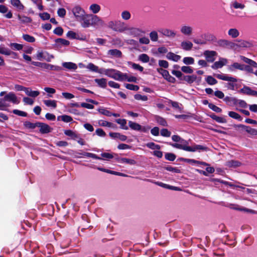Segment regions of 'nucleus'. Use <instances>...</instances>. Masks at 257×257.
<instances>
[{"mask_svg": "<svg viewBox=\"0 0 257 257\" xmlns=\"http://www.w3.org/2000/svg\"><path fill=\"white\" fill-rule=\"evenodd\" d=\"M156 120L160 125L162 126H167V122L164 118L160 116H157Z\"/></svg>", "mask_w": 257, "mask_h": 257, "instance_id": "nucleus-62", "label": "nucleus"}, {"mask_svg": "<svg viewBox=\"0 0 257 257\" xmlns=\"http://www.w3.org/2000/svg\"><path fill=\"white\" fill-rule=\"evenodd\" d=\"M130 34L135 37L141 36L145 34V31L138 28L131 27L128 28Z\"/></svg>", "mask_w": 257, "mask_h": 257, "instance_id": "nucleus-11", "label": "nucleus"}, {"mask_svg": "<svg viewBox=\"0 0 257 257\" xmlns=\"http://www.w3.org/2000/svg\"><path fill=\"white\" fill-rule=\"evenodd\" d=\"M121 17L123 20L127 21L130 19L131 14L129 11L125 10L122 12Z\"/></svg>", "mask_w": 257, "mask_h": 257, "instance_id": "nucleus-44", "label": "nucleus"}, {"mask_svg": "<svg viewBox=\"0 0 257 257\" xmlns=\"http://www.w3.org/2000/svg\"><path fill=\"white\" fill-rule=\"evenodd\" d=\"M228 115L234 119L238 120L239 121H241L242 119V117L237 113L234 112V111H229L228 112Z\"/></svg>", "mask_w": 257, "mask_h": 257, "instance_id": "nucleus-39", "label": "nucleus"}, {"mask_svg": "<svg viewBox=\"0 0 257 257\" xmlns=\"http://www.w3.org/2000/svg\"><path fill=\"white\" fill-rule=\"evenodd\" d=\"M0 53L8 56L10 55L12 53L15 54V53L12 52L9 49L2 47H0Z\"/></svg>", "mask_w": 257, "mask_h": 257, "instance_id": "nucleus-53", "label": "nucleus"}, {"mask_svg": "<svg viewBox=\"0 0 257 257\" xmlns=\"http://www.w3.org/2000/svg\"><path fill=\"white\" fill-rule=\"evenodd\" d=\"M241 163L236 160H229L226 162V166L228 167L236 168L241 165Z\"/></svg>", "mask_w": 257, "mask_h": 257, "instance_id": "nucleus-30", "label": "nucleus"}, {"mask_svg": "<svg viewBox=\"0 0 257 257\" xmlns=\"http://www.w3.org/2000/svg\"><path fill=\"white\" fill-rule=\"evenodd\" d=\"M240 93L250 96H257V91L252 90L249 87L244 86L239 91Z\"/></svg>", "mask_w": 257, "mask_h": 257, "instance_id": "nucleus-10", "label": "nucleus"}, {"mask_svg": "<svg viewBox=\"0 0 257 257\" xmlns=\"http://www.w3.org/2000/svg\"><path fill=\"white\" fill-rule=\"evenodd\" d=\"M98 112L104 115L107 116H111V112H110L109 110L104 109V108H99L98 109Z\"/></svg>", "mask_w": 257, "mask_h": 257, "instance_id": "nucleus-64", "label": "nucleus"}, {"mask_svg": "<svg viewBox=\"0 0 257 257\" xmlns=\"http://www.w3.org/2000/svg\"><path fill=\"white\" fill-rule=\"evenodd\" d=\"M0 13L5 14L4 16L8 19H11L13 17V14L11 11H9L8 8L3 5H0Z\"/></svg>", "mask_w": 257, "mask_h": 257, "instance_id": "nucleus-17", "label": "nucleus"}, {"mask_svg": "<svg viewBox=\"0 0 257 257\" xmlns=\"http://www.w3.org/2000/svg\"><path fill=\"white\" fill-rule=\"evenodd\" d=\"M208 107L210 109L216 112L220 113L222 111V109L220 107L216 106L213 103H209Z\"/></svg>", "mask_w": 257, "mask_h": 257, "instance_id": "nucleus-54", "label": "nucleus"}, {"mask_svg": "<svg viewBox=\"0 0 257 257\" xmlns=\"http://www.w3.org/2000/svg\"><path fill=\"white\" fill-rule=\"evenodd\" d=\"M72 11L76 20L79 22L86 14L85 10L79 6H75Z\"/></svg>", "mask_w": 257, "mask_h": 257, "instance_id": "nucleus-4", "label": "nucleus"}, {"mask_svg": "<svg viewBox=\"0 0 257 257\" xmlns=\"http://www.w3.org/2000/svg\"><path fill=\"white\" fill-rule=\"evenodd\" d=\"M82 28H86L90 26L102 27L104 22L101 18L96 15L86 14L79 22Z\"/></svg>", "mask_w": 257, "mask_h": 257, "instance_id": "nucleus-1", "label": "nucleus"}, {"mask_svg": "<svg viewBox=\"0 0 257 257\" xmlns=\"http://www.w3.org/2000/svg\"><path fill=\"white\" fill-rule=\"evenodd\" d=\"M128 124L130 128L135 131H140L141 128V125L138 123L129 121Z\"/></svg>", "mask_w": 257, "mask_h": 257, "instance_id": "nucleus-37", "label": "nucleus"}, {"mask_svg": "<svg viewBox=\"0 0 257 257\" xmlns=\"http://www.w3.org/2000/svg\"><path fill=\"white\" fill-rule=\"evenodd\" d=\"M80 155H82L84 156H86L87 157H90L93 159H97V160H102V158L97 156L96 154L91 153H87V152H84L82 153H79Z\"/></svg>", "mask_w": 257, "mask_h": 257, "instance_id": "nucleus-41", "label": "nucleus"}, {"mask_svg": "<svg viewBox=\"0 0 257 257\" xmlns=\"http://www.w3.org/2000/svg\"><path fill=\"white\" fill-rule=\"evenodd\" d=\"M38 127H40V132L43 134H48L52 130L49 125L40 122H38Z\"/></svg>", "mask_w": 257, "mask_h": 257, "instance_id": "nucleus-12", "label": "nucleus"}, {"mask_svg": "<svg viewBox=\"0 0 257 257\" xmlns=\"http://www.w3.org/2000/svg\"><path fill=\"white\" fill-rule=\"evenodd\" d=\"M86 68L89 69L91 71L95 72H97V71H98V67L91 63H89L87 65Z\"/></svg>", "mask_w": 257, "mask_h": 257, "instance_id": "nucleus-58", "label": "nucleus"}, {"mask_svg": "<svg viewBox=\"0 0 257 257\" xmlns=\"http://www.w3.org/2000/svg\"><path fill=\"white\" fill-rule=\"evenodd\" d=\"M108 57L121 58L122 57L121 52L117 49H110L107 52Z\"/></svg>", "mask_w": 257, "mask_h": 257, "instance_id": "nucleus-16", "label": "nucleus"}, {"mask_svg": "<svg viewBox=\"0 0 257 257\" xmlns=\"http://www.w3.org/2000/svg\"><path fill=\"white\" fill-rule=\"evenodd\" d=\"M115 122L120 125V128L125 130L128 129V127L126 125V120L125 119H117Z\"/></svg>", "mask_w": 257, "mask_h": 257, "instance_id": "nucleus-36", "label": "nucleus"}, {"mask_svg": "<svg viewBox=\"0 0 257 257\" xmlns=\"http://www.w3.org/2000/svg\"><path fill=\"white\" fill-rule=\"evenodd\" d=\"M206 81L209 85H214L217 83V81L211 76H208L206 78Z\"/></svg>", "mask_w": 257, "mask_h": 257, "instance_id": "nucleus-51", "label": "nucleus"}, {"mask_svg": "<svg viewBox=\"0 0 257 257\" xmlns=\"http://www.w3.org/2000/svg\"><path fill=\"white\" fill-rule=\"evenodd\" d=\"M109 135L112 139H118L121 141H125L127 139V137L126 136L122 135L119 133L111 132L109 134Z\"/></svg>", "mask_w": 257, "mask_h": 257, "instance_id": "nucleus-18", "label": "nucleus"}, {"mask_svg": "<svg viewBox=\"0 0 257 257\" xmlns=\"http://www.w3.org/2000/svg\"><path fill=\"white\" fill-rule=\"evenodd\" d=\"M158 32L163 36L169 38H174L176 33L174 31L167 28H160Z\"/></svg>", "mask_w": 257, "mask_h": 257, "instance_id": "nucleus-9", "label": "nucleus"}, {"mask_svg": "<svg viewBox=\"0 0 257 257\" xmlns=\"http://www.w3.org/2000/svg\"><path fill=\"white\" fill-rule=\"evenodd\" d=\"M18 19L21 22V23L24 24H27L31 23L32 21L30 17L23 16H21L20 15H18Z\"/></svg>", "mask_w": 257, "mask_h": 257, "instance_id": "nucleus-40", "label": "nucleus"}, {"mask_svg": "<svg viewBox=\"0 0 257 257\" xmlns=\"http://www.w3.org/2000/svg\"><path fill=\"white\" fill-rule=\"evenodd\" d=\"M227 62V60L225 58H220L218 61H216L211 66L213 69H217L222 68L223 66L225 65Z\"/></svg>", "mask_w": 257, "mask_h": 257, "instance_id": "nucleus-13", "label": "nucleus"}, {"mask_svg": "<svg viewBox=\"0 0 257 257\" xmlns=\"http://www.w3.org/2000/svg\"><path fill=\"white\" fill-rule=\"evenodd\" d=\"M118 21H110L108 23V27L115 32V28H116L117 23Z\"/></svg>", "mask_w": 257, "mask_h": 257, "instance_id": "nucleus-55", "label": "nucleus"}, {"mask_svg": "<svg viewBox=\"0 0 257 257\" xmlns=\"http://www.w3.org/2000/svg\"><path fill=\"white\" fill-rule=\"evenodd\" d=\"M182 80L185 81L187 83L189 84H191L193 83L195 81H196L197 79V77L196 75H184L183 78H182Z\"/></svg>", "mask_w": 257, "mask_h": 257, "instance_id": "nucleus-24", "label": "nucleus"}, {"mask_svg": "<svg viewBox=\"0 0 257 257\" xmlns=\"http://www.w3.org/2000/svg\"><path fill=\"white\" fill-rule=\"evenodd\" d=\"M64 133L65 135L71 137L74 140H77L79 138V135L71 130H65Z\"/></svg>", "mask_w": 257, "mask_h": 257, "instance_id": "nucleus-27", "label": "nucleus"}, {"mask_svg": "<svg viewBox=\"0 0 257 257\" xmlns=\"http://www.w3.org/2000/svg\"><path fill=\"white\" fill-rule=\"evenodd\" d=\"M94 81L101 88H105L107 86V80L105 78H96L95 79Z\"/></svg>", "mask_w": 257, "mask_h": 257, "instance_id": "nucleus-31", "label": "nucleus"}, {"mask_svg": "<svg viewBox=\"0 0 257 257\" xmlns=\"http://www.w3.org/2000/svg\"><path fill=\"white\" fill-rule=\"evenodd\" d=\"M166 58L168 60H172L174 62H178L181 59V56L170 52L167 53Z\"/></svg>", "mask_w": 257, "mask_h": 257, "instance_id": "nucleus-23", "label": "nucleus"}, {"mask_svg": "<svg viewBox=\"0 0 257 257\" xmlns=\"http://www.w3.org/2000/svg\"><path fill=\"white\" fill-rule=\"evenodd\" d=\"M228 207L232 209L236 210H240V211H244L250 213H254V211L251 209H247L246 208H240L238 207V205L233 204H230L228 205Z\"/></svg>", "mask_w": 257, "mask_h": 257, "instance_id": "nucleus-22", "label": "nucleus"}, {"mask_svg": "<svg viewBox=\"0 0 257 257\" xmlns=\"http://www.w3.org/2000/svg\"><path fill=\"white\" fill-rule=\"evenodd\" d=\"M126 88L134 91H138L139 89V86L132 84H126L125 85Z\"/></svg>", "mask_w": 257, "mask_h": 257, "instance_id": "nucleus-60", "label": "nucleus"}, {"mask_svg": "<svg viewBox=\"0 0 257 257\" xmlns=\"http://www.w3.org/2000/svg\"><path fill=\"white\" fill-rule=\"evenodd\" d=\"M89 10L93 15L98 13L100 10V6L97 4H92L89 6Z\"/></svg>", "mask_w": 257, "mask_h": 257, "instance_id": "nucleus-28", "label": "nucleus"}, {"mask_svg": "<svg viewBox=\"0 0 257 257\" xmlns=\"http://www.w3.org/2000/svg\"><path fill=\"white\" fill-rule=\"evenodd\" d=\"M236 41L238 43V44H236V46L238 47L242 48H247L250 46L251 44L249 42L242 40H237Z\"/></svg>", "mask_w": 257, "mask_h": 257, "instance_id": "nucleus-34", "label": "nucleus"}, {"mask_svg": "<svg viewBox=\"0 0 257 257\" xmlns=\"http://www.w3.org/2000/svg\"><path fill=\"white\" fill-rule=\"evenodd\" d=\"M139 60L144 63H147L150 60V58L146 54H142L139 56Z\"/></svg>", "mask_w": 257, "mask_h": 257, "instance_id": "nucleus-59", "label": "nucleus"}, {"mask_svg": "<svg viewBox=\"0 0 257 257\" xmlns=\"http://www.w3.org/2000/svg\"><path fill=\"white\" fill-rule=\"evenodd\" d=\"M181 69L182 72L187 74H192L193 72V69L190 66H183Z\"/></svg>", "mask_w": 257, "mask_h": 257, "instance_id": "nucleus-49", "label": "nucleus"}, {"mask_svg": "<svg viewBox=\"0 0 257 257\" xmlns=\"http://www.w3.org/2000/svg\"><path fill=\"white\" fill-rule=\"evenodd\" d=\"M244 64H241L238 63H234L232 65L229 66L228 69L230 71H233L235 69H238L240 70H243Z\"/></svg>", "mask_w": 257, "mask_h": 257, "instance_id": "nucleus-26", "label": "nucleus"}, {"mask_svg": "<svg viewBox=\"0 0 257 257\" xmlns=\"http://www.w3.org/2000/svg\"><path fill=\"white\" fill-rule=\"evenodd\" d=\"M170 145L172 146L174 148L179 149H182L188 152H195L196 151H206L207 150V148L199 145H195L192 147L187 146L186 145L187 144H172V143H169Z\"/></svg>", "mask_w": 257, "mask_h": 257, "instance_id": "nucleus-2", "label": "nucleus"}, {"mask_svg": "<svg viewBox=\"0 0 257 257\" xmlns=\"http://www.w3.org/2000/svg\"><path fill=\"white\" fill-rule=\"evenodd\" d=\"M223 100L227 105L231 106L236 105L238 103V99L235 97L226 96L224 98Z\"/></svg>", "mask_w": 257, "mask_h": 257, "instance_id": "nucleus-19", "label": "nucleus"}, {"mask_svg": "<svg viewBox=\"0 0 257 257\" xmlns=\"http://www.w3.org/2000/svg\"><path fill=\"white\" fill-rule=\"evenodd\" d=\"M124 76L123 77L124 79L123 81L127 80L128 82H136L137 78L134 76H128L126 73H123Z\"/></svg>", "mask_w": 257, "mask_h": 257, "instance_id": "nucleus-47", "label": "nucleus"}, {"mask_svg": "<svg viewBox=\"0 0 257 257\" xmlns=\"http://www.w3.org/2000/svg\"><path fill=\"white\" fill-rule=\"evenodd\" d=\"M23 38L27 42L30 43H33L35 41V38L28 34H24L23 35Z\"/></svg>", "mask_w": 257, "mask_h": 257, "instance_id": "nucleus-52", "label": "nucleus"}, {"mask_svg": "<svg viewBox=\"0 0 257 257\" xmlns=\"http://www.w3.org/2000/svg\"><path fill=\"white\" fill-rule=\"evenodd\" d=\"M172 139L174 142H179L181 144H188L187 142L184 139H182L178 135H173L172 137Z\"/></svg>", "mask_w": 257, "mask_h": 257, "instance_id": "nucleus-42", "label": "nucleus"}, {"mask_svg": "<svg viewBox=\"0 0 257 257\" xmlns=\"http://www.w3.org/2000/svg\"><path fill=\"white\" fill-rule=\"evenodd\" d=\"M37 58L39 60H45L47 62H50L51 59L54 58L52 55H50L47 52H38L37 53Z\"/></svg>", "mask_w": 257, "mask_h": 257, "instance_id": "nucleus-7", "label": "nucleus"}, {"mask_svg": "<svg viewBox=\"0 0 257 257\" xmlns=\"http://www.w3.org/2000/svg\"><path fill=\"white\" fill-rule=\"evenodd\" d=\"M43 102L48 107H52L54 108L57 107L56 101L55 100H44Z\"/></svg>", "mask_w": 257, "mask_h": 257, "instance_id": "nucleus-38", "label": "nucleus"}, {"mask_svg": "<svg viewBox=\"0 0 257 257\" xmlns=\"http://www.w3.org/2000/svg\"><path fill=\"white\" fill-rule=\"evenodd\" d=\"M112 44L114 46L121 47L123 45V43L119 38L113 39L112 40Z\"/></svg>", "mask_w": 257, "mask_h": 257, "instance_id": "nucleus-61", "label": "nucleus"}, {"mask_svg": "<svg viewBox=\"0 0 257 257\" xmlns=\"http://www.w3.org/2000/svg\"><path fill=\"white\" fill-rule=\"evenodd\" d=\"M180 32L183 35L190 36L192 35L193 32V28L187 25H182L180 27Z\"/></svg>", "mask_w": 257, "mask_h": 257, "instance_id": "nucleus-6", "label": "nucleus"}, {"mask_svg": "<svg viewBox=\"0 0 257 257\" xmlns=\"http://www.w3.org/2000/svg\"><path fill=\"white\" fill-rule=\"evenodd\" d=\"M55 42L57 43L61 44L64 46H68L70 44L69 41L62 39V38H58L55 40Z\"/></svg>", "mask_w": 257, "mask_h": 257, "instance_id": "nucleus-56", "label": "nucleus"}, {"mask_svg": "<svg viewBox=\"0 0 257 257\" xmlns=\"http://www.w3.org/2000/svg\"><path fill=\"white\" fill-rule=\"evenodd\" d=\"M217 53L214 51L206 50L204 52L203 55L205 57L206 60L208 62H213L215 60V56Z\"/></svg>", "mask_w": 257, "mask_h": 257, "instance_id": "nucleus-8", "label": "nucleus"}, {"mask_svg": "<svg viewBox=\"0 0 257 257\" xmlns=\"http://www.w3.org/2000/svg\"><path fill=\"white\" fill-rule=\"evenodd\" d=\"M98 170H100L101 171L104 172H106V173H109V174H113V175H117V176H122V177H127V175L124 174L123 173H120V172H115V171H111V170L106 169H104V168H98Z\"/></svg>", "mask_w": 257, "mask_h": 257, "instance_id": "nucleus-25", "label": "nucleus"}, {"mask_svg": "<svg viewBox=\"0 0 257 257\" xmlns=\"http://www.w3.org/2000/svg\"><path fill=\"white\" fill-rule=\"evenodd\" d=\"M11 4L19 10H23L24 9V5L20 0H11Z\"/></svg>", "mask_w": 257, "mask_h": 257, "instance_id": "nucleus-29", "label": "nucleus"}, {"mask_svg": "<svg viewBox=\"0 0 257 257\" xmlns=\"http://www.w3.org/2000/svg\"><path fill=\"white\" fill-rule=\"evenodd\" d=\"M165 158L167 160L173 161L175 160L176 156L173 153H167L165 154Z\"/></svg>", "mask_w": 257, "mask_h": 257, "instance_id": "nucleus-50", "label": "nucleus"}, {"mask_svg": "<svg viewBox=\"0 0 257 257\" xmlns=\"http://www.w3.org/2000/svg\"><path fill=\"white\" fill-rule=\"evenodd\" d=\"M62 65L65 68L70 70H75L77 68V65L73 62H63Z\"/></svg>", "mask_w": 257, "mask_h": 257, "instance_id": "nucleus-21", "label": "nucleus"}, {"mask_svg": "<svg viewBox=\"0 0 257 257\" xmlns=\"http://www.w3.org/2000/svg\"><path fill=\"white\" fill-rule=\"evenodd\" d=\"M150 38L152 41L156 42L158 40V35L156 31H153L149 34Z\"/></svg>", "mask_w": 257, "mask_h": 257, "instance_id": "nucleus-46", "label": "nucleus"}, {"mask_svg": "<svg viewBox=\"0 0 257 257\" xmlns=\"http://www.w3.org/2000/svg\"><path fill=\"white\" fill-rule=\"evenodd\" d=\"M106 75L110 78H112L116 80L123 81V73L120 71L114 69H108V71Z\"/></svg>", "mask_w": 257, "mask_h": 257, "instance_id": "nucleus-3", "label": "nucleus"}, {"mask_svg": "<svg viewBox=\"0 0 257 257\" xmlns=\"http://www.w3.org/2000/svg\"><path fill=\"white\" fill-rule=\"evenodd\" d=\"M24 125L28 128L34 129L38 127V122L36 123H32L30 121H25L24 123Z\"/></svg>", "mask_w": 257, "mask_h": 257, "instance_id": "nucleus-43", "label": "nucleus"}, {"mask_svg": "<svg viewBox=\"0 0 257 257\" xmlns=\"http://www.w3.org/2000/svg\"><path fill=\"white\" fill-rule=\"evenodd\" d=\"M146 146L152 150H160L161 149L160 145L156 144L153 142L148 143L146 144Z\"/></svg>", "mask_w": 257, "mask_h": 257, "instance_id": "nucleus-45", "label": "nucleus"}, {"mask_svg": "<svg viewBox=\"0 0 257 257\" xmlns=\"http://www.w3.org/2000/svg\"><path fill=\"white\" fill-rule=\"evenodd\" d=\"M4 100L7 101L12 102L15 104H18L19 103V101L18 100L17 97L13 92H10L6 95L4 97Z\"/></svg>", "mask_w": 257, "mask_h": 257, "instance_id": "nucleus-14", "label": "nucleus"}, {"mask_svg": "<svg viewBox=\"0 0 257 257\" xmlns=\"http://www.w3.org/2000/svg\"><path fill=\"white\" fill-rule=\"evenodd\" d=\"M121 161V163H126L131 165H134L136 164V161L135 160L128 158H122V160Z\"/></svg>", "mask_w": 257, "mask_h": 257, "instance_id": "nucleus-57", "label": "nucleus"}, {"mask_svg": "<svg viewBox=\"0 0 257 257\" xmlns=\"http://www.w3.org/2000/svg\"><path fill=\"white\" fill-rule=\"evenodd\" d=\"M25 92L27 95L33 97H36L40 94L39 91H33L30 88L27 87Z\"/></svg>", "mask_w": 257, "mask_h": 257, "instance_id": "nucleus-35", "label": "nucleus"}, {"mask_svg": "<svg viewBox=\"0 0 257 257\" xmlns=\"http://www.w3.org/2000/svg\"><path fill=\"white\" fill-rule=\"evenodd\" d=\"M228 35L232 38H236L239 35V32L237 29L231 28L229 29Z\"/></svg>", "mask_w": 257, "mask_h": 257, "instance_id": "nucleus-33", "label": "nucleus"}, {"mask_svg": "<svg viewBox=\"0 0 257 257\" xmlns=\"http://www.w3.org/2000/svg\"><path fill=\"white\" fill-rule=\"evenodd\" d=\"M215 45L225 49H233L236 44L226 39H219L216 41Z\"/></svg>", "mask_w": 257, "mask_h": 257, "instance_id": "nucleus-5", "label": "nucleus"}, {"mask_svg": "<svg viewBox=\"0 0 257 257\" xmlns=\"http://www.w3.org/2000/svg\"><path fill=\"white\" fill-rule=\"evenodd\" d=\"M239 126L243 127L244 129V131L249 134L251 135L255 136L257 135V130L250 127L249 126L247 125H240Z\"/></svg>", "mask_w": 257, "mask_h": 257, "instance_id": "nucleus-32", "label": "nucleus"}, {"mask_svg": "<svg viewBox=\"0 0 257 257\" xmlns=\"http://www.w3.org/2000/svg\"><path fill=\"white\" fill-rule=\"evenodd\" d=\"M183 62L186 65H191L194 63V59L191 57H186L183 58Z\"/></svg>", "mask_w": 257, "mask_h": 257, "instance_id": "nucleus-48", "label": "nucleus"}, {"mask_svg": "<svg viewBox=\"0 0 257 257\" xmlns=\"http://www.w3.org/2000/svg\"><path fill=\"white\" fill-rule=\"evenodd\" d=\"M193 44L189 41H184L181 43V48L185 51H190L193 47Z\"/></svg>", "mask_w": 257, "mask_h": 257, "instance_id": "nucleus-20", "label": "nucleus"}, {"mask_svg": "<svg viewBox=\"0 0 257 257\" xmlns=\"http://www.w3.org/2000/svg\"><path fill=\"white\" fill-rule=\"evenodd\" d=\"M10 46L12 49L16 50H21L23 49V47L22 45L15 43H11Z\"/></svg>", "mask_w": 257, "mask_h": 257, "instance_id": "nucleus-63", "label": "nucleus"}, {"mask_svg": "<svg viewBox=\"0 0 257 257\" xmlns=\"http://www.w3.org/2000/svg\"><path fill=\"white\" fill-rule=\"evenodd\" d=\"M117 23L115 32L123 33L124 31L128 30V27L123 22L118 21Z\"/></svg>", "mask_w": 257, "mask_h": 257, "instance_id": "nucleus-15", "label": "nucleus"}]
</instances>
